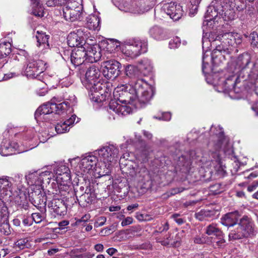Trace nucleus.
Instances as JSON below:
<instances>
[{
    "mask_svg": "<svg viewBox=\"0 0 258 258\" xmlns=\"http://www.w3.org/2000/svg\"><path fill=\"white\" fill-rule=\"evenodd\" d=\"M127 86L126 85H123L119 87H117L113 91L114 100H111L108 104V111L111 112V111L114 112L118 115L125 116L129 114L132 112L131 108L126 105L120 104L118 102L126 104L127 103L134 104L136 101L140 104V107H142L145 104L140 103L138 100V96L137 93L132 91L133 87L127 90ZM137 103L135 102V105H137Z\"/></svg>",
    "mask_w": 258,
    "mask_h": 258,
    "instance_id": "1",
    "label": "nucleus"
},
{
    "mask_svg": "<svg viewBox=\"0 0 258 258\" xmlns=\"http://www.w3.org/2000/svg\"><path fill=\"white\" fill-rule=\"evenodd\" d=\"M125 75L131 79L130 87L138 96L139 101L143 104L148 103L155 94V88L142 78L139 69L134 66L127 65L125 68Z\"/></svg>",
    "mask_w": 258,
    "mask_h": 258,
    "instance_id": "2",
    "label": "nucleus"
},
{
    "mask_svg": "<svg viewBox=\"0 0 258 258\" xmlns=\"http://www.w3.org/2000/svg\"><path fill=\"white\" fill-rule=\"evenodd\" d=\"M242 42V36L235 32H228L218 36L212 42L215 48L211 53V59L213 65H219L225 59V54L230 52V47Z\"/></svg>",
    "mask_w": 258,
    "mask_h": 258,
    "instance_id": "3",
    "label": "nucleus"
},
{
    "mask_svg": "<svg viewBox=\"0 0 258 258\" xmlns=\"http://www.w3.org/2000/svg\"><path fill=\"white\" fill-rule=\"evenodd\" d=\"M223 5L222 0L213 1L208 7L203 24L208 25L209 22L215 21L218 16L222 18L224 21L233 20V12L225 9Z\"/></svg>",
    "mask_w": 258,
    "mask_h": 258,
    "instance_id": "4",
    "label": "nucleus"
},
{
    "mask_svg": "<svg viewBox=\"0 0 258 258\" xmlns=\"http://www.w3.org/2000/svg\"><path fill=\"white\" fill-rule=\"evenodd\" d=\"M253 224L250 219L244 216L240 219L237 228L231 230L229 234V240L240 239L254 234Z\"/></svg>",
    "mask_w": 258,
    "mask_h": 258,
    "instance_id": "5",
    "label": "nucleus"
},
{
    "mask_svg": "<svg viewBox=\"0 0 258 258\" xmlns=\"http://www.w3.org/2000/svg\"><path fill=\"white\" fill-rule=\"evenodd\" d=\"M210 133L212 134L211 136L213 140L208 144L209 152H210L211 150L214 151H221L222 146L227 144L223 128L220 126L216 127L212 126Z\"/></svg>",
    "mask_w": 258,
    "mask_h": 258,
    "instance_id": "6",
    "label": "nucleus"
},
{
    "mask_svg": "<svg viewBox=\"0 0 258 258\" xmlns=\"http://www.w3.org/2000/svg\"><path fill=\"white\" fill-rule=\"evenodd\" d=\"M220 152V151H214L211 150L210 152L208 153V158L203 157L202 161L207 163L210 162L208 165L213 167L217 174L219 176L223 177L226 174V170L225 166L222 164Z\"/></svg>",
    "mask_w": 258,
    "mask_h": 258,
    "instance_id": "7",
    "label": "nucleus"
},
{
    "mask_svg": "<svg viewBox=\"0 0 258 258\" xmlns=\"http://www.w3.org/2000/svg\"><path fill=\"white\" fill-rule=\"evenodd\" d=\"M68 53V57L63 59L65 60H69L70 58L71 62L75 67H80L79 70L80 73H82V70L84 66L86 64V57L87 53L85 52V47H80L75 48L74 50L66 51Z\"/></svg>",
    "mask_w": 258,
    "mask_h": 258,
    "instance_id": "8",
    "label": "nucleus"
},
{
    "mask_svg": "<svg viewBox=\"0 0 258 258\" xmlns=\"http://www.w3.org/2000/svg\"><path fill=\"white\" fill-rule=\"evenodd\" d=\"M102 73L107 79H115L120 74L121 64L117 60L111 59L101 63Z\"/></svg>",
    "mask_w": 258,
    "mask_h": 258,
    "instance_id": "9",
    "label": "nucleus"
},
{
    "mask_svg": "<svg viewBox=\"0 0 258 258\" xmlns=\"http://www.w3.org/2000/svg\"><path fill=\"white\" fill-rule=\"evenodd\" d=\"M161 5V11L169 16L174 21L179 20L183 15L182 7L176 4L175 2L163 1Z\"/></svg>",
    "mask_w": 258,
    "mask_h": 258,
    "instance_id": "10",
    "label": "nucleus"
},
{
    "mask_svg": "<svg viewBox=\"0 0 258 258\" xmlns=\"http://www.w3.org/2000/svg\"><path fill=\"white\" fill-rule=\"evenodd\" d=\"M87 69L85 73V78L87 82L90 85L89 86L91 90H97L100 87L99 78L101 72L98 67L92 64L86 67Z\"/></svg>",
    "mask_w": 258,
    "mask_h": 258,
    "instance_id": "11",
    "label": "nucleus"
},
{
    "mask_svg": "<svg viewBox=\"0 0 258 258\" xmlns=\"http://www.w3.org/2000/svg\"><path fill=\"white\" fill-rule=\"evenodd\" d=\"M45 63L41 60L31 59L25 69V75L30 78H36L45 70Z\"/></svg>",
    "mask_w": 258,
    "mask_h": 258,
    "instance_id": "12",
    "label": "nucleus"
},
{
    "mask_svg": "<svg viewBox=\"0 0 258 258\" xmlns=\"http://www.w3.org/2000/svg\"><path fill=\"white\" fill-rule=\"evenodd\" d=\"M32 191L29 192V198L31 203L36 207H45L46 205V196L43 190L40 186H35Z\"/></svg>",
    "mask_w": 258,
    "mask_h": 258,
    "instance_id": "13",
    "label": "nucleus"
},
{
    "mask_svg": "<svg viewBox=\"0 0 258 258\" xmlns=\"http://www.w3.org/2000/svg\"><path fill=\"white\" fill-rule=\"evenodd\" d=\"M124 53L132 58L138 56L147 51V44L140 41L127 42Z\"/></svg>",
    "mask_w": 258,
    "mask_h": 258,
    "instance_id": "14",
    "label": "nucleus"
},
{
    "mask_svg": "<svg viewBox=\"0 0 258 258\" xmlns=\"http://www.w3.org/2000/svg\"><path fill=\"white\" fill-rule=\"evenodd\" d=\"M17 143L12 142L10 140L4 139L0 147V154L3 156H10L13 154L23 152Z\"/></svg>",
    "mask_w": 258,
    "mask_h": 258,
    "instance_id": "15",
    "label": "nucleus"
},
{
    "mask_svg": "<svg viewBox=\"0 0 258 258\" xmlns=\"http://www.w3.org/2000/svg\"><path fill=\"white\" fill-rule=\"evenodd\" d=\"M118 149L113 145L102 147L98 150V155L103 162L110 163L117 157Z\"/></svg>",
    "mask_w": 258,
    "mask_h": 258,
    "instance_id": "16",
    "label": "nucleus"
},
{
    "mask_svg": "<svg viewBox=\"0 0 258 258\" xmlns=\"http://www.w3.org/2000/svg\"><path fill=\"white\" fill-rule=\"evenodd\" d=\"M63 16L66 21L74 22L76 20L84 21L86 14L83 10L74 9L64 6L62 9Z\"/></svg>",
    "mask_w": 258,
    "mask_h": 258,
    "instance_id": "17",
    "label": "nucleus"
},
{
    "mask_svg": "<svg viewBox=\"0 0 258 258\" xmlns=\"http://www.w3.org/2000/svg\"><path fill=\"white\" fill-rule=\"evenodd\" d=\"M83 31L78 29L76 32L70 33L68 36V44L70 47L77 48L86 46L85 38L82 35Z\"/></svg>",
    "mask_w": 258,
    "mask_h": 258,
    "instance_id": "18",
    "label": "nucleus"
},
{
    "mask_svg": "<svg viewBox=\"0 0 258 258\" xmlns=\"http://www.w3.org/2000/svg\"><path fill=\"white\" fill-rule=\"evenodd\" d=\"M205 233L209 236H214V241L219 246H222L225 242L223 232L214 224L206 227Z\"/></svg>",
    "mask_w": 258,
    "mask_h": 258,
    "instance_id": "19",
    "label": "nucleus"
},
{
    "mask_svg": "<svg viewBox=\"0 0 258 258\" xmlns=\"http://www.w3.org/2000/svg\"><path fill=\"white\" fill-rule=\"evenodd\" d=\"M224 7L226 10L233 12V20L235 17V11H242L246 8V5L244 0H222Z\"/></svg>",
    "mask_w": 258,
    "mask_h": 258,
    "instance_id": "20",
    "label": "nucleus"
},
{
    "mask_svg": "<svg viewBox=\"0 0 258 258\" xmlns=\"http://www.w3.org/2000/svg\"><path fill=\"white\" fill-rule=\"evenodd\" d=\"M225 87L228 90H233L235 93H240L244 88L241 84L240 79L234 75L227 78L225 81Z\"/></svg>",
    "mask_w": 258,
    "mask_h": 258,
    "instance_id": "21",
    "label": "nucleus"
},
{
    "mask_svg": "<svg viewBox=\"0 0 258 258\" xmlns=\"http://www.w3.org/2000/svg\"><path fill=\"white\" fill-rule=\"evenodd\" d=\"M97 158L93 155L84 157L81 161L80 167L84 172H88L90 170H95L97 166Z\"/></svg>",
    "mask_w": 258,
    "mask_h": 258,
    "instance_id": "22",
    "label": "nucleus"
},
{
    "mask_svg": "<svg viewBox=\"0 0 258 258\" xmlns=\"http://www.w3.org/2000/svg\"><path fill=\"white\" fill-rule=\"evenodd\" d=\"M85 52L87 53L85 59L86 62H96L101 56L100 48L97 45L87 46V50L85 49Z\"/></svg>",
    "mask_w": 258,
    "mask_h": 258,
    "instance_id": "23",
    "label": "nucleus"
},
{
    "mask_svg": "<svg viewBox=\"0 0 258 258\" xmlns=\"http://www.w3.org/2000/svg\"><path fill=\"white\" fill-rule=\"evenodd\" d=\"M48 207L57 215H64L67 213V207L61 199H53L48 204Z\"/></svg>",
    "mask_w": 258,
    "mask_h": 258,
    "instance_id": "24",
    "label": "nucleus"
},
{
    "mask_svg": "<svg viewBox=\"0 0 258 258\" xmlns=\"http://www.w3.org/2000/svg\"><path fill=\"white\" fill-rule=\"evenodd\" d=\"M219 214L217 210H201L195 213V217L199 221L209 220L216 218Z\"/></svg>",
    "mask_w": 258,
    "mask_h": 258,
    "instance_id": "25",
    "label": "nucleus"
},
{
    "mask_svg": "<svg viewBox=\"0 0 258 258\" xmlns=\"http://www.w3.org/2000/svg\"><path fill=\"white\" fill-rule=\"evenodd\" d=\"M76 117L75 114H73L63 122L58 123L55 126L56 133L60 134L68 132L69 131V126L75 122Z\"/></svg>",
    "mask_w": 258,
    "mask_h": 258,
    "instance_id": "26",
    "label": "nucleus"
},
{
    "mask_svg": "<svg viewBox=\"0 0 258 258\" xmlns=\"http://www.w3.org/2000/svg\"><path fill=\"white\" fill-rule=\"evenodd\" d=\"M238 221V213L237 212L227 213L221 219L222 224L227 227L234 226Z\"/></svg>",
    "mask_w": 258,
    "mask_h": 258,
    "instance_id": "27",
    "label": "nucleus"
},
{
    "mask_svg": "<svg viewBox=\"0 0 258 258\" xmlns=\"http://www.w3.org/2000/svg\"><path fill=\"white\" fill-rule=\"evenodd\" d=\"M86 25L90 30H99L100 28V18L96 15H90L85 16Z\"/></svg>",
    "mask_w": 258,
    "mask_h": 258,
    "instance_id": "28",
    "label": "nucleus"
},
{
    "mask_svg": "<svg viewBox=\"0 0 258 258\" xmlns=\"http://www.w3.org/2000/svg\"><path fill=\"white\" fill-rule=\"evenodd\" d=\"M52 101L51 102H47L39 106L35 113V118L36 119H40V116L49 114L54 112L53 109H51Z\"/></svg>",
    "mask_w": 258,
    "mask_h": 258,
    "instance_id": "29",
    "label": "nucleus"
},
{
    "mask_svg": "<svg viewBox=\"0 0 258 258\" xmlns=\"http://www.w3.org/2000/svg\"><path fill=\"white\" fill-rule=\"evenodd\" d=\"M149 34L151 37L157 40L163 39L165 37L163 29L158 26L151 27L149 30Z\"/></svg>",
    "mask_w": 258,
    "mask_h": 258,
    "instance_id": "30",
    "label": "nucleus"
},
{
    "mask_svg": "<svg viewBox=\"0 0 258 258\" xmlns=\"http://www.w3.org/2000/svg\"><path fill=\"white\" fill-rule=\"evenodd\" d=\"M70 169L65 165H61L56 170L57 179H62L64 181L70 180Z\"/></svg>",
    "mask_w": 258,
    "mask_h": 258,
    "instance_id": "31",
    "label": "nucleus"
},
{
    "mask_svg": "<svg viewBox=\"0 0 258 258\" xmlns=\"http://www.w3.org/2000/svg\"><path fill=\"white\" fill-rule=\"evenodd\" d=\"M32 5V14L35 16L42 18L44 16L43 8L40 0H31Z\"/></svg>",
    "mask_w": 258,
    "mask_h": 258,
    "instance_id": "32",
    "label": "nucleus"
},
{
    "mask_svg": "<svg viewBox=\"0 0 258 258\" xmlns=\"http://www.w3.org/2000/svg\"><path fill=\"white\" fill-rule=\"evenodd\" d=\"M70 107V106L67 101H64L60 103H57L52 101L51 109H53L54 112H55L56 114H60L67 111Z\"/></svg>",
    "mask_w": 258,
    "mask_h": 258,
    "instance_id": "33",
    "label": "nucleus"
},
{
    "mask_svg": "<svg viewBox=\"0 0 258 258\" xmlns=\"http://www.w3.org/2000/svg\"><path fill=\"white\" fill-rule=\"evenodd\" d=\"M36 38L37 40L38 46H40L42 45L45 49L49 48V45L48 43V39L49 38V35H46L45 33L42 32H39V31H37Z\"/></svg>",
    "mask_w": 258,
    "mask_h": 258,
    "instance_id": "34",
    "label": "nucleus"
},
{
    "mask_svg": "<svg viewBox=\"0 0 258 258\" xmlns=\"http://www.w3.org/2000/svg\"><path fill=\"white\" fill-rule=\"evenodd\" d=\"M110 163L107 162H102L101 165L100 164L97 165L95 171L100 176H103L108 175L110 172Z\"/></svg>",
    "mask_w": 258,
    "mask_h": 258,
    "instance_id": "35",
    "label": "nucleus"
},
{
    "mask_svg": "<svg viewBox=\"0 0 258 258\" xmlns=\"http://www.w3.org/2000/svg\"><path fill=\"white\" fill-rule=\"evenodd\" d=\"M11 44L8 42L0 43V59L7 57L11 52Z\"/></svg>",
    "mask_w": 258,
    "mask_h": 258,
    "instance_id": "36",
    "label": "nucleus"
},
{
    "mask_svg": "<svg viewBox=\"0 0 258 258\" xmlns=\"http://www.w3.org/2000/svg\"><path fill=\"white\" fill-rule=\"evenodd\" d=\"M9 219L8 209L6 204L0 199V221H6Z\"/></svg>",
    "mask_w": 258,
    "mask_h": 258,
    "instance_id": "37",
    "label": "nucleus"
},
{
    "mask_svg": "<svg viewBox=\"0 0 258 258\" xmlns=\"http://www.w3.org/2000/svg\"><path fill=\"white\" fill-rule=\"evenodd\" d=\"M153 67L148 59L142 60L139 66V69L143 71L144 75H147L152 72Z\"/></svg>",
    "mask_w": 258,
    "mask_h": 258,
    "instance_id": "38",
    "label": "nucleus"
},
{
    "mask_svg": "<svg viewBox=\"0 0 258 258\" xmlns=\"http://www.w3.org/2000/svg\"><path fill=\"white\" fill-rule=\"evenodd\" d=\"M250 63V56L247 54H243L239 56L237 60V64L240 66L242 70L246 69Z\"/></svg>",
    "mask_w": 258,
    "mask_h": 258,
    "instance_id": "39",
    "label": "nucleus"
},
{
    "mask_svg": "<svg viewBox=\"0 0 258 258\" xmlns=\"http://www.w3.org/2000/svg\"><path fill=\"white\" fill-rule=\"evenodd\" d=\"M80 202L83 203V201L84 202L82 203L83 206H87V204H91L93 200V197L91 193L87 192V188L85 190L84 194H82L80 197Z\"/></svg>",
    "mask_w": 258,
    "mask_h": 258,
    "instance_id": "40",
    "label": "nucleus"
},
{
    "mask_svg": "<svg viewBox=\"0 0 258 258\" xmlns=\"http://www.w3.org/2000/svg\"><path fill=\"white\" fill-rule=\"evenodd\" d=\"M66 7L83 10V0H68Z\"/></svg>",
    "mask_w": 258,
    "mask_h": 258,
    "instance_id": "41",
    "label": "nucleus"
},
{
    "mask_svg": "<svg viewBox=\"0 0 258 258\" xmlns=\"http://www.w3.org/2000/svg\"><path fill=\"white\" fill-rule=\"evenodd\" d=\"M0 232L5 235H9L11 234V231L8 219L6 221H0Z\"/></svg>",
    "mask_w": 258,
    "mask_h": 258,
    "instance_id": "42",
    "label": "nucleus"
},
{
    "mask_svg": "<svg viewBox=\"0 0 258 258\" xmlns=\"http://www.w3.org/2000/svg\"><path fill=\"white\" fill-rule=\"evenodd\" d=\"M188 164V161L186 158L183 155L179 156L176 161L175 168L177 170H182V167L186 166Z\"/></svg>",
    "mask_w": 258,
    "mask_h": 258,
    "instance_id": "43",
    "label": "nucleus"
},
{
    "mask_svg": "<svg viewBox=\"0 0 258 258\" xmlns=\"http://www.w3.org/2000/svg\"><path fill=\"white\" fill-rule=\"evenodd\" d=\"M249 79L258 82V64H253V67L248 75Z\"/></svg>",
    "mask_w": 258,
    "mask_h": 258,
    "instance_id": "44",
    "label": "nucleus"
},
{
    "mask_svg": "<svg viewBox=\"0 0 258 258\" xmlns=\"http://www.w3.org/2000/svg\"><path fill=\"white\" fill-rule=\"evenodd\" d=\"M180 38L178 37H175L169 41V46L171 49H175L178 48L180 45Z\"/></svg>",
    "mask_w": 258,
    "mask_h": 258,
    "instance_id": "45",
    "label": "nucleus"
},
{
    "mask_svg": "<svg viewBox=\"0 0 258 258\" xmlns=\"http://www.w3.org/2000/svg\"><path fill=\"white\" fill-rule=\"evenodd\" d=\"M28 240L27 239H20L18 240L15 243V246L16 247H18L20 249H23L26 247H27V244H28Z\"/></svg>",
    "mask_w": 258,
    "mask_h": 258,
    "instance_id": "46",
    "label": "nucleus"
},
{
    "mask_svg": "<svg viewBox=\"0 0 258 258\" xmlns=\"http://www.w3.org/2000/svg\"><path fill=\"white\" fill-rule=\"evenodd\" d=\"M249 39L250 40L251 45L253 47H256L258 44V35L257 33L253 31L249 35Z\"/></svg>",
    "mask_w": 258,
    "mask_h": 258,
    "instance_id": "47",
    "label": "nucleus"
},
{
    "mask_svg": "<svg viewBox=\"0 0 258 258\" xmlns=\"http://www.w3.org/2000/svg\"><path fill=\"white\" fill-rule=\"evenodd\" d=\"M67 0H49L46 2L48 7H53L63 4Z\"/></svg>",
    "mask_w": 258,
    "mask_h": 258,
    "instance_id": "48",
    "label": "nucleus"
},
{
    "mask_svg": "<svg viewBox=\"0 0 258 258\" xmlns=\"http://www.w3.org/2000/svg\"><path fill=\"white\" fill-rule=\"evenodd\" d=\"M32 218L36 223H40L43 219V217L42 214L39 213H34L31 215Z\"/></svg>",
    "mask_w": 258,
    "mask_h": 258,
    "instance_id": "49",
    "label": "nucleus"
},
{
    "mask_svg": "<svg viewBox=\"0 0 258 258\" xmlns=\"http://www.w3.org/2000/svg\"><path fill=\"white\" fill-rule=\"evenodd\" d=\"M76 97L74 95H71L69 97V98H67L66 99L65 101H68V104H69V106L70 107L73 106L75 105L77 101H76Z\"/></svg>",
    "mask_w": 258,
    "mask_h": 258,
    "instance_id": "50",
    "label": "nucleus"
},
{
    "mask_svg": "<svg viewBox=\"0 0 258 258\" xmlns=\"http://www.w3.org/2000/svg\"><path fill=\"white\" fill-rule=\"evenodd\" d=\"M3 185V188L5 187H9L11 186V183L7 178H0V187H2Z\"/></svg>",
    "mask_w": 258,
    "mask_h": 258,
    "instance_id": "51",
    "label": "nucleus"
},
{
    "mask_svg": "<svg viewBox=\"0 0 258 258\" xmlns=\"http://www.w3.org/2000/svg\"><path fill=\"white\" fill-rule=\"evenodd\" d=\"M169 229V225L167 222H166L161 227H160L158 230H156L154 232L155 234L157 233H161L164 231H166Z\"/></svg>",
    "mask_w": 258,
    "mask_h": 258,
    "instance_id": "52",
    "label": "nucleus"
},
{
    "mask_svg": "<svg viewBox=\"0 0 258 258\" xmlns=\"http://www.w3.org/2000/svg\"><path fill=\"white\" fill-rule=\"evenodd\" d=\"M90 218L89 214H86L81 218L78 219L76 221L77 224H81L82 223H86Z\"/></svg>",
    "mask_w": 258,
    "mask_h": 258,
    "instance_id": "53",
    "label": "nucleus"
},
{
    "mask_svg": "<svg viewBox=\"0 0 258 258\" xmlns=\"http://www.w3.org/2000/svg\"><path fill=\"white\" fill-rule=\"evenodd\" d=\"M144 147L141 149V152L143 156V158L147 159L149 155L150 152L145 143H144Z\"/></svg>",
    "mask_w": 258,
    "mask_h": 258,
    "instance_id": "54",
    "label": "nucleus"
},
{
    "mask_svg": "<svg viewBox=\"0 0 258 258\" xmlns=\"http://www.w3.org/2000/svg\"><path fill=\"white\" fill-rule=\"evenodd\" d=\"M171 118V115L170 112H164L162 114V116L159 118L160 120L169 121Z\"/></svg>",
    "mask_w": 258,
    "mask_h": 258,
    "instance_id": "55",
    "label": "nucleus"
},
{
    "mask_svg": "<svg viewBox=\"0 0 258 258\" xmlns=\"http://www.w3.org/2000/svg\"><path fill=\"white\" fill-rule=\"evenodd\" d=\"M133 221V219L132 217H127L122 221L121 224L122 226H125L132 224Z\"/></svg>",
    "mask_w": 258,
    "mask_h": 258,
    "instance_id": "56",
    "label": "nucleus"
},
{
    "mask_svg": "<svg viewBox=\"0 0 258 258\" xmlns=\"http://www.w3.org/2000/svg\"><path fill=\"white\" fill-rule=\"evenodd\" d=\"M206 56L204 55L203 56V64H202V71L204 73H208L207 70V66H209V64L208 62H205Z\"/></svg>",
    "mask_w": 258,
    "mask_h": 258,
    "instance_id": "57",
    "label": "nucleus"
},
{
    "mask_svg": "<svg viewBox=\"0 0 258 258\" xmlns=\"http://www.w3.org/2000/svg\"><path fill=\"white\" fill-rule=\"evenodd\" d=\"M258 186V181H255L252 183V184L249 185L247 187V190L249 192H251L256 189Z\"/></svg>",
    "mask_w": 258,
    "mask_h": 258,
    "instance_id": "58",
    "label": "nucleus"
},
{
    "mask_svg": "<svg viewBox=\"0 0 258 258\" xmlns=\"http://www.w3.org/2000/svg\"><path fill=\"white\" fill-rule=\"evenodd\" d=\"M178 214H175L172 215V217L174 219V220L177 223L180 225L183 223V220L182 218H178Z\"/></svg>",
    "mask_w": 258,
    "mask_h": 258,
    "instance_id": "59",
    "label": "nucleus"
},
{
    "mask_svg": "<svg viewBox=\"0 0 258 258\" xmlns=\"http://www.w3.org/2000/svg\"><path fill=\"white\" fill-rule=\"evenodd\" d=\"M107 253L109 255H113L117 252V250L114 248H109L106 250Z\"/></svg>",
    "mask_w": 258,
    "mask_h": 258,
    "instance_id": "60",
    "label": "nucleus"
},
{
    "mask_svg": "<svg viewBox=\"0 0 258 258\" xmlns=\"http://www.w3.org/2000/svg\"><path fill=\"white\" fill-rule=\"evenodd\" d=\"M95 249L98 252H101L103 250L104 246L102 244H97L94 246Z\"/></svg>",
    "mask_w": 258,
    "mask_h": 258,
    "instance_id": "61",
    "label": "nucleus"
},
{
    "mask_svg": "<svg viewBox=\"0 0 258 258\" xmlns=\"http://www.w3.org/2000/svg\"><path fill=\"white\" fill-rule=\"evenodd\" d=\"M69 224L68 221L63 220L58 223V226L60 229H63L65 226H67Z\"/></svg>",
    "mask_w": 258,
    "mask_h": 258,
    "instance_id": "62",
    "label": "nucleus"
},
{
    "mask_svg": "<svg viewBox=\"0 0 258 258\" xmlns=\"http://www.w3.org/2000/svg\"><path fill=\"white\" fill-rule=\"evenodd\" d=\"M15 76H16V74L13 73H10L9 74H5L4 78H3V80H7L8 79H10L14 77Z\"/></svg>",
    "mask_w": 258,
    "mask_h": 258,
    "instance_id": "63",
    "label": "nucleus"
},
{
    "mask_svg": "<svg viewBox=\"0 0 258 258\" xmlns=\"http://www.w3.org/2000/svg\"><path fill=\"white\" fill-rule=\"evenodd\" d=\"M251 109L258 115V101L255 102L251 106Z\"/></svg>",
    "mask_w": 258,
    "mask_h": 258,
    "instance_id": "64",
    "label": "nucleus"
}]
</instances>
